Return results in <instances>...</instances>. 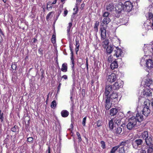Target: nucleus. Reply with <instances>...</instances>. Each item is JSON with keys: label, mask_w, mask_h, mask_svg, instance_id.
Here are the masks:
<instances>
[{"label": "nucleus", "mask_w": 153, "mask_h": 153, "mask_svg": "<svg viewBox=\"0 0 153 153\" xmlns=\"http://www.w3.org/2000/svg\"><path fill=\"white\" fill-rule=\"evenodd\" d=\"M143 119V116L141 114L137 113L136 117H132L128 120L127 127L129 130L131 129L136 125L137 122H140Z\"/></svg>", "instance_id": "obj_1"}, {"label": "nucleus", "mask_w": 153, "mask_h": 153, "mask_svg": "<svg viewBox=\"0 0 153 153\" xmlns=\"http://www.w3.org/2000/svg\"><path fill=\"white\" fill-rule=\"evenodd\" d=\"M123 82L120 80H118L112 85H107L105 87L106 95L109 94L110 93L114 90H117L123 87Z\"/></svg>", "instance_id": "obj_2"}, {"label": "nucleus", "mask_w": 153, "mask_h": 153, "mask_svg": "<svg viewBox=\"0 0 153 153\" xmlns=\"http://www.w3.org/2000/svg\"><path fill=\"white\" fill-rule=\"evenodd\" d=\"M150 105L149 100L146 99L144 102V106L142 110L143 114L146 117L148 116L150 113L151 110L149 108Z\"/></svg>", "instance_id": "obj_3"}, {"label": "nucleus", "mask_w": 153, "mask_h": 153, "mask_svg": "<svg viewBox=\"0 0 153 153\" xmlns=\"http://www.w3.org/2000/svg\"><path fill=\"white\" fill-rule=\"evenodd\" d=\"M143 143V140L140 139L133 140L132 142V145L133 148L135 149H138L140 148Z\"/></svg>", "instance_id": "obj_4"}, {"label": "nucleus", "mask_w": 153, "mask_h": 153, "mask_svg": "<svg viewBox=\"0 0 153 153\" xmlns=\"http://www.w3.org/2000/svg\"><path fill=\"white\" fill-rule=\"evenodd\" d=\"M141 137L145 140L146 144L152 142V139L150 136H149L148 131H144L142 132L141 134Z\"/></svg>", "instance_id": "obj_5"}, {"label": "nucleus", "mask_w": 153, "mask_h": 153, "mask_svg": "<svg viewBox=\"0 0 153 153\" xmlns=\"http://www.w3.org/2000/svg\"><path fill=\"white\" fill-rule=\"evenodd\" d=\"M145 69L147 72L153 68V62L152 59H149L145 60Z\"/></svg>", "instance_id": "obj_6"}, {"label": "nucleus", "mask_w": 153, "mask_h": 153, "mask_svg": "<svg viewBox=\"0 0 153 153\" xmlns=\"http://www.w3.org/2000/svg\"><path fill=\"white\" fill-rule=\"evenodd\" d=\"M111 92L112 93L110 94L109 96H108L109 94L108 95V97H109L110 100H112L113 101L116 102H118L120 99L119 100H118V96L117 93L116 92H115L113 91L110 93Z\"/></svg>", "instance_id": "obj_7"}, {"label": "nucleus", "mask_w": 153, "mask_h": 153, "mask_svg": "<svg viewBox=\"0 0 153 153\" xmlns=\"http://www.w3.org/2000/svg\"><path fill=\"white\" fill-rule=\"evenodd\" d=\"M124 10L130 12L132 9L133 5L132 3L129 1H126L123 4Z\"/></svg>", "instance_id": "obj_8"}, {"label": "nucleus", "mask_w": 153, "mask_h": 153, "mask_svg": "<svg viewBox=\"0 0 153 153\" xmlns=\"http://www.w3.org/2000/svg\"><path fill=\"white\" fill-rule=\"evenodd\" d=\"M123 4L121 2L117 4L115 7V11L117 13H121L122 10H124Z\"/></svg>", "instance_id": "obj_9"}, {"label": "nucleus", "mask_w": 153, "mask_h": 153, "mask_svg": "<svg viewBox=\"0 0 153 153\" xmlns=\"http://www.w3.org/2000/svg\"><path fill=\"white\" fill-rule=\"evenodd\" d=\"M105 108L106 110H109L111 106V104L110 102V101L109 97H108V95H106V92H105Z\"/></svg>", "instance_id": "obj_10"}, {"label": "nucleus", "mask_w": 153, "mask_h": 153, "mask_svg": "<svg viewBox=\"0 0 153 153\" xmlns=\"http://www.w3.org/2000/svg\"><path fill=\"white\" fill-rule=\"evenodd\" d=\"M117 79V76L115 74L112 73L107 77L108 81L111 83L115 81Z\"/></svg>", "instance_id": "obj_11"}, {"label": "nucleus", "mask_w": 153, "mask_h": 153, "mask_svg": "<svg viewBox=\"0 0 153 153\" xmlns=\"http://www.w3.org/2000/svg\"><path fill=\"white\" fill-rule=\"evenodd\" d=\"M152 83V80L150 78L147 77L145 81L144 87L152 89V86L153 85Z\"/></svg>", "instance_id": "obj_12"}, {"label": "nucleus", "mask_w": 153, "mask_h": 153, "mask_svg": "<svg viewBox=\"0 0 153 153\" xmlns=\"http://www.w3.org/2000/svg\"><path fill=\"white\" fill-rule=\"evenodd\" d=\"M114 52L115 53L114 56H116L117 57H121L123 53L122 49L118 47L116 48V49L114 50Z\"/></svg>", "instance_id": "obj_13"}, {"label": "nucleus", "mask_w": 153, "mask_h": 153, "mask_svg": "<svg viewBox=\"0 0 153 153\" xmlns=\"http://www.w3.org/2000/svg\"><path fill=\"white\" fill-rule=\"evenodd\" d=\"M147 17H148L151 23L150 27L153 30V14L149 12L146 15Z\"/></svg>", "instance_id": "obj_14"}, {"label": "nucleus", "mask_w": 153, "mask_h": 153, "mask_svg": "<svg viewBox=\"0 0 153 153\" xmlns=\"http://www.w3.org/2000/svg\"><path fill=\"white\" fill-rule=\"evenodd\" d=\"M150 88L145 87L144 89V91L143 92V94L146 97H149L151 95V93L150 92Z\"/></svg>", "instance_id": "obj_15"}, {"label": "nucleus", "mask_w": 153, "mask_h": 153, "mask_svg": "<svg viewBox=\"0 0 153 153\" xmlns=\"http://www.w3.org/2000/svg\"><path fill=\"white\" fill-rule=\"evenodd\" d=\"M115 7L113 3H110L106 6V9L108 11H112L114 10Z\"/></svg>", "instance_id": "obj_16"}, {"label": "nucleus", "mask_w": 153, "mask_h": 153, "mask_svg": "<svg viewBox=\"0 0 153 153\" xmlns=\"http://www.w3.org/2000/svg\"><path fill=\"white\" fill-rule=\"evenodd\" d=\"M146 144V145L149 146L147 152V153H152L153 151V144L152 142H150Z\"/></svg>", "instance_id": "obj_17"}, {"label": "nucleus", "mask_w": 153, "mask_h": 153, "mask_svg": "<svg viewBox=\"0 0 153 153\" xmlns=\"http://www.w3.org/2000/svg\"><path fill=\"white\" fill-rule=\"evenodd\" d=\"M111 21L110 18H103L101 21V24L102 25H107Z\"/></svg>", "instance_id": "obj_18"}, {"label": "nucleus", "mask_w": 153, "mask_h": 153, "mask_svg": "<svg viewBox=\"0 0 153 153\" xmlns=\"http://www.w3.org/2000/svg\"><path fill=\"white\" fill-rule=\"evenodd\" d=\"M106 51L108 54H110L114 50V47L111 45H109L106 48Z\"/></svg>", "instance_id": "obj_19"}, {"label": "nucleus", "mask_w": 153, "mask_h": 153, "mask_svg": "<svg viewBox=\"0 0 153 153\" xmlns=\"http://www.w3.org/2000/svg\"><path fill=\"white\" fill-rule=\"evenodd\" d=\"M122 119V117L117 116L114 119H112V120H113V121L116 124H117V125H119L120 124L121 121Z\"/></svg>", "instance_id": "obj_20"}, {"label": "nucleus", "mask_w": 153, "mask_h": 153, "mask_svg": "<svg viewBox=\"0 0 153 153\" xmlns=\"http://www.w3.org/2000/svg\"><path fill=\"white\" fill-rule=\"evenodd\" d=\"M72 73L71 75V77L73 79V84L72 86L74 87L75 85V80L76 79V74L75 73V69L72 70Z\"/></svg>", "instance_id": "obj_21"}, {"label": "nucleus", "mask_w": 153, "mask_h": 153, "mask_svg": "<svg viewBox=\"0 0 153 153\" xmlns=\"http://www.w3.org/2000/svg\"><path fill=\"white\" fill-rule=\"evenodd\" d=\"M118 111V109L116 108H112L110 111V114L111 116L116 115Z\"/></svg>", "instance_id": "obj_22"}, {"label": "nucleus", "mask_w": 153, "mask_h": 153, "mask_svg": "<svg viewBox=\"0 0 153 153\" xmlns=\"http://www.w3.org/2000/svg\"><path fill=\"white\" fill-rule=\"evenodd\" d=\"M110 67L111 68L112 70L117 68L118 67V64L117 62L116 61H114L111 64Z\"/></svg>", "instance_id": "obj_23"}, {"label": "nucleus", "mask_w": 153, "mask_h": 153, "mask_svg": "<svg viewBox=\"0 0 153 153\" xmlns=\"http://www.w3.org/2000/svg\"><path fill=\"white\" fill-rule=\"evenodd\" d=\"M122 131V128L118 126L115 127V129L114 130V132L116 134H120Z\"/></svg>", "instance_id": "obj_24"}, {"label": "nucleus", "mask_w": 153, "mask_h": 153, "mask_svg": "<svg viewBox=\"0 0 153 153\" xmlns=\"http://www.w3.org/2000/svg\"><path fill=\"white\" fill-rule=\"evenodd\" d=\"M129 143V141L128 140H126L124 141L121 142L118 146H119V147L126 146Z\"/></svg>", "instance_id": "obj_25"}, {"label": "nucleus", "mask_w": 153, "mask_h": 153, "mask_svg": "<svg viewBox=\"0 0 153 153\" xmlns=\"http://www.w3.org/2000/svg\"><path fill=\"white\" fill-rule=\"evenodd\" d=\"M109 41L108 39H106L103 41L102 43V45L104 48H106V47L109 46Z\"/></svg>", "instance_id": "obj_26"}, {"label": "nucleus", "mask_w": 153, "mask_h": 153, "mask_svg": "<svg viewBox=\"0 0 153 153\" xmlns=\"http://www.w3.org/2000/svg\"><path fill=\"white\" fill-rule=\"evenodd\" d=\"M61 114L62 117H66L68 115L69 113L66 110H63L61 112Z\"/></svg>", "instance_id": "obj_27"}, {"label": "nucleus", "mask_w": 153, "mask_h": 153, "mask_svg": "<svg viewBox=\"0 0 153 153\" xmlns=\"http://www.w3.org/2000/svg\"><path fill=\"white\" fill-rule=\"evenodd\" d=\"M67 69L68 67L67 64L66 63L63 64L61 69V71L63 72H66L67 71Z\"/></svg>", "instance_id": "obj_28"}, {"label": "nucleus", "mask_w": 153, "mask_h": 153, "mask_svg": "<svg viewBox=\"0 0 153 153\" xmlns=\"http://www.w3.org/2000/svg\"><path fill=\"white\" fill-rule=\"evenodd\" d=\"M147 51L146 52H148L149 54L152 53L153 55V47L151 45H148L147 46Z\"/></svg>", "instance_id": "obj_29"}, {"label": "nucleus", "mask_w": 153, "mask_h": 153, "mask_svg": "<svg viewBox=\"0 0 153 153\" xmlns=\"http://www.w3.org/2000/svg\"><path fill=\"white\" fill-rule=\"evenodd\" d=\"M101 36L102 38H105L106 36V30L104 28H101L100 29Z\"/></svg>", "instance_id": "obj_30"}, {"label": "nucleus", "mask_w": 153, "mask_h": 153, "mask_svg": "<svg viewBox=\"0 0 153 153\" xmlns=\"http://www.w3.org/2000/svg\"><path fill=\"white\" fill-rule=\"evenodd\" d=\"M72 25V22H70L68 23V25L67 27V35L68 36H69L70 35V31Z\"/></svg>", "instance_id": "obj_31"}, {"label": "nucleus", "mask_w": 153, "mask_h": 153, "mask_svg": "<svg viewBox=\"0 0 153 153\" xmlns=\"http://www.w3.org/2000/svg\"><path fill=\"white\" fill-rule=\"evenodd\" d=\"M114 122L113 120L112 119L109 121L108 125L110 130H112L114 128Z\"/></svg>", "instance_id": "obj_32"}, {"label": "nucleus", "mask_w": 153, "mask_h": 153, "mask_svg": "<svg viewBox=\"0 0 153 153\" xmlns=\"http://www.w3.org/2000/svg\"><path fill=\"white\" fill-rule=\"evenodd\" d=\"M99 25V22L98 21H96L94 26V31L96 32H97L98 30V27Z\"/></svg>", "instance_id": "obj_33"}, {"label": "nucleus", "mask_w": 153, "mask_h": 153, "mask_svg": "<svg viewBox=\"0 0 153 153\" xmlns=\"http://www.w3.org/2000/svg\"><path fill=\"white\" fill-rule=\"evenodd\" d=\"M110 13L107 12H104L102 15V16L103 18H110Z\"/></svg>", "instance_id": "obj_34"}, {"label": "nucleus", "mask_w": 153, "mask_h": 153, "mask_svg": "<svg viewBox=\"0 0 153 153\" xmlns=\"http://www.w3.org/2000/svg\"><path fill=\"white\" fill-rule=\"evenodd\" d=\"M56 104L55 100H53L51 103V106L53 109L55 108L56 107Z\"/></svg>", "instance_id": "obj_35"}, {"label": "nucleus", "mask_w": 153, "mask_h": 153, "mask_svg": "<svg viewBox=\"0 0 153 153\" xmlns=\"http://www.w3.org/2000/svg\"><path fill=\"white\" fill-rule=\"evenodd\" d=\"M119 148V146H114L111 149V153H115V152L117 150V149Z\"/></svg>", "instance_id": "obj_36"}, {"label": "nucleus", "mask_w": 153, "mask_h": 153, "mask_svg": "<svg viewBox=\"0 0 153 153\" xmlns=\"http://www.w3.org/2000/svg\"><path fill=\"white\" fill-rule=\"evenodd\" d=\"M4 120V113L1 112V111L0 109V121L2 122Z\"/></svg>", "instance_id": "obj_37"}, {"label": "nucleus", "mask_w": 153, "mask_h": 153, "mask_svg": "<svg viewBox=\"0 0 153 153\" xmlns=\"http://www.w3.org/2000/svg\"><path fill=\"white\" fill-rule=\"evenodd\" d=\"M100 143L101 145V148L103 149H105L106 148V145L105 142L103 141H101Z\"/></svg>", "instance_id": "obj_38"}, {"label": "nucleus", "mask_w": 153, "mask_h": 153, "mask_svg": "<svg viewBox=\"0 0 153 153\" xmlns=\"http://www.w3.org/2000/svg\"><path fill=\"white\" fill-rule=\"evenodd\" d=\"M119 153H126L124 147H121L119 148Z\"/></svg>", "instance_id": "obj_39"}, {"label": "nucleus", "mask_w": 153, "mask_h": 153, "mask_svg": "<svg viewBox=\"0 0 153 153\" xmlns=\"http://www.w3.org/2000/svg\"><path fill=\"white\" fill-rule=\"evenodd\" d=\"M51 41L53 44L56 42V35H55L53 34L52 35L51 39Z\"/></svg>", "instance_id": "obj_40"}, {"label": "nucleus", "mask_w": 153, "mask_h": 153, "mask_svg": "<svg viewBox=\"0 0 153 153\" xmlns=\"http://www.w3.org/2000/svg\"><path fill=\"white\" fill-rule=\"evenodd\" d=\"M17 66V64L15 63H12L11 65V68L13 70H16Z\"/></svg>", "instance_id": "obj_41"}, {"label": "nucleus", "mask_w": 153, "mask_h": 153, "mask_svg": "<svg viewBox=\"0 0 153 153\" xmlns=\"http://www.w3.org/2000/svg\"><path fill=\"white\" fill-rule=\"evenodd\" d=\"M17 128V126H15L14 127L11 128V130L13 132H16V131Z\"/></svg>", "instance_id": "obj_42"}, {"label": "nucleus", "mask_w": 153, "mask_h": 153, "mask_svg": "<svg viewBox=\"0 0 153 153\" xmlns=\"http://www.w3.org/2000/svg\"><path fill=\"white\" fill-rule=\"evenodd\" d=\"M53 12H51L47 14L46 17V19L47 21H48V19L51 17V13H53Z\"/></svg>", "instance_id": "obj_43"}, {"label": "nucleus", "mask_w": 153, "mask_h": 153, "mask_svg": "<svg viewBox=\"0 0 153 153\" xmlns=\"http://www.w3.org/2000/svg\"><path fill=\"white\" fill-rule=\"evenodd\" d=\"M76 135H77L78 138L79 139V141L80 142L82 140V138L80 136L79 133V132H77Z\"/></svg>", "instance_id": "obj_44"}, {"label": "nucleus", "mask_w": 153, "mask_h": 153, "mask_svg": "<svg viewBox=\"0 0 153 153\" xmlns=\"http://www.w3.org/2000/svg\"><path fill=\"white\" fill-rule=\"evenodd\" d=\"M86 120V117H84L83 119L82 122V124L83 126H85V123Z\"/></svg>", "instance_id": "obj_45"}, {"label": "nucleus", "mask_w": 153, "mask_h": 153, "mask_svg": "<svg viewBox=\"0 0 153 153\" xmlns=\"http://www.w3.org/2000/svg\"><path fill=\"white\" fill-rule=\"evenodd\" d=\"M112 56L111 55L109 56L108 58V62H110L112 61Z\"/></svg>", "instance_id": "obj_46"}, {"label": "nucleus", "mask_w": 153, "mask_h": 153, "mask_svg": "<svg viewBox=\"0 0 153 153\" xmlns=\"http://www.w3.org/2000/svg\"><path fill=\"white\" fill-rule=\"evenodd\" d=\"M27 141L31 143H33V138L32 137H29L27 138Z\"/></svg>", "instance_id": "obj_47"}, {"label": "nucleus", "mask_w": 153, "mask_h": 153, "mask_svg": "<svg viewBox=\"0 0 153 153\" xmlns=\"http://www.w3.org/2000/svg\"><path fill=\"white\" fill-rule=\"evenodd\" d=\"M97 127H99L101 126V121L100 120H98L97 123Z\"/></svg>", "instance_id": "obj_48"}, {"label": "nucleus", "mask_w": 153, "mask_h": 153, "mask_svg": "<svg viewBox=\"0 0 153 153\" xmlns=\"http://www.w3.org/2000/svg\"><path fill=\"white\" fill-rule=\"evenodd\" d=\"M145 59H143V58H142L141 60V61H140V64L141 65H142L143 64V63L144 62V63H145V62H145Z\"/></svg>", "instance_id": "obj_49"}, {"label": "nucleus", "mask_w": 153, "mask_h": 153, "mask_svg": "<svg viewBox=\"0 0 153 153\" xmlns=\"http://www.w3.org/2000/svg\"><path fill=\"white\" fill-rule=\"evenodd\" d=\"M76 47H77V46H78V47H79V41L77 40H76Z\"/></svg>", "instance_id": "obj_50"}, {"label": "nucleus", "mask_w": 153, "mask_h": 153, "mask_svg": "<svg viewBox=\"0 0 153 153\" xmlns=\"http://www.w3.org/2000/svg\"><path fill=\"white\" fill-rule=\"evenodd\" d=\"M71 70L75 69L74 68V62H71Z\"/></svg>", "instance_id": "obj_51"}, {"label": "nucleus", "mask_w": 153, "mask_h": 153, "mask_svg": "<svg viewBox=\"0 0 153 153\" xmlns=\"http://www.w3.org/2000/svg\"><path fill=\"white\" fill-rule=\"evenodd\" d=\"M76 7H77V6H76ZM75 9L76 10V11H75V12L73 13L74 15L76 14L78 11V8L77 7H76V8H74L73 10H75Z\"/></svg>", "instance_id": "obj_52"}, {"label": "nucleus", "mask_w": 153, "mask_h": 153, "mask_svg": "<svg viewBox=\"0 0 153 153\" xmlns=\"http://www.w3.org/2000/svg\"><path fill=\"white\" fill-rule=\"evenodd\" d=\"M62 78H64L65 80L68 79V76L66 75H64L62 76Z\"/></svg>", "instance_id": "obj_53"}, {"label": "nucleus", "mask_w": 153, "mask_h": 153, "mask_svg": "<svg viewBox=\"0 0 153 153\" xmlns=\"http://www.w3.org/2000/svg\"><path fill=\"white\" fill-rule=\"evenodd\" d=\"M85 4H84L83 3L82 4L81 6V7H80L81 9V10L83 9L84 7H85Z\"/></svg>", "instance_id": "obj_54"}, {"label": "nucleus", "mask_w": 153, "mask_h": 153, "mask_svg": "<svg viewBox=\"0 0 153 153\" xmlns=\"http://www.w3.org/2000/svg\"><path fill=\"white\" fill-rule=\"evenodd\" d=\"M68 11L67 10H66L64 11V16H65L67 15L68 13Z\"/></svg>", "instance_id": "obj_55"}, {"label": "nucleus", "mask_w": 153, "mask_h": 153, "mask_svg": "<svg viewBox=\"0 0 153 153\" xmlns=\"http://www.w3.org/2000/svg\"><path fill=\"white\" fill-rule=\"evenodd\" d=\"M71 62H74V59L73 57V56H71Z\"/></svg>", "instance_id": "obj_56"}, {"label": "nucleus", "mask_w": 153, "mask_h": 153, "mask_svg": "<svg viewBox=\"0 0 153 153\" xmlns=\"http://www.w3.org/2000/svg\"><path fill=\"white\" fill-rule=\"evenodd\" d=\"M42 75L41 76V79L44 77L43 74H44V72L43 71H42L41 72Z\"/></svg>", "instance_id": "obj_57"}, {"label": "nucleus", "mask_w": 153, "mask_h": 153, "mask_svg": "<svg viewBox=\"0 0 153 153\" xmlns=\"http://www.w3.org/2000/svg\"><path fill=\"white\" fill-rule=\"evenodd\" d=\"M79 47H78V46H77V47H76L75 49V51L76 53H77L79 49Z\"/></svg>", "instance_id": "obj_58"}, {"label": "nucleus", "mask_w": 153, "mask_h": 153, "mask_svg": "<svg viewBox=\"0 0 153 153\" xmlns=\"http://www.w3.org/2000/svg\"><path fill=\"white\" fill-rule=\"evenodd\" d=\"M0 33H1L2 35L4 36V34L2 30L0 28Z\"/></svg>", "instance_id": "obj_59"}, {"label": "nucleus", "mask_w": 153, "mask_h": 153, "mask_svg": "<svg viewBox=\"0 0 153 153\" xmlns=\"http://www.w3.org/2000/svg\"><path fill=\"white\" fill-rule=\"evenodd\" d=\"M140 153H146V151L145 150H142L140 151Z\"/></svg>", "instance_id": "obj_60"}, {"label": "nucleus", "mask_w": 153, "mask_h": 153, "mask_svg": "<svg viewBox=\"0 0 153 153\" xmlns=\"http://www.w3.org/2000/svg\"><path fill=\"white\" fill-rule=\"evenodd\" d=\"M37 41V40L36 38H34L33 39V42L34 43H35V42H36Z\"/></svg>", "instance_id": "obj_61"}, {"label": "nucleus", "mask_w": 153, "mask_h": 153, "mask_svg": "<svg viewBox=\"0 0 153 153\" xmlns=\"http://www.w3.org/2000/svg\"><path fill=\"white\" fill-rule=\"evenodd\" d=\"M61 84L60 83L59 86L58 87V89H60Z\"/></svg>", "instance_id": "obj_62"}, {"label": "nucleus", "mask_w": 153, "mask_h": 153, "mask_svg": "<svg viewBox=\"0 0 153 153\" xmlns=\"http://www.w3.org/2000/svg\"><path fill=\"white\" fill-rule=\"evenodd\" d=\"M86 67L87 69V70H88V62H86Z\"/></svg>", "instance_id": "obj_63"}, {"label": "nucleus", "mask_w": 153, "mask_h": 153, "mask_svg": "<svg viewBox=\"0 0 153 153\" xmlns=\"http://www.w3.org/2000/svg\"><path fill=\"white\" fill-rule=\"evenodd\" d=\"M57 0H54V1L52 2V4H56V2Z\"/></svg>", "instance_id": "obj_64"}]
</instances>
